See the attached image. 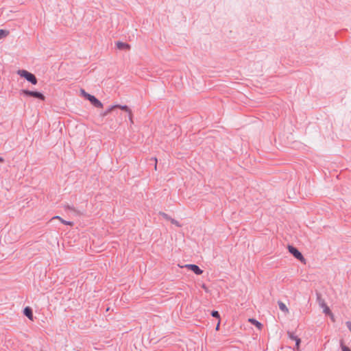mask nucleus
I'll use <instances>...</instances> for the list:
<instances>
[{
    "label": "nucleus",
    "instance_id": "nucleus-13",
    "mask_svg": "<svg viewBox=\"0 0 351 351\" xmlns=\"http://www.w3.org/2000/svg\"><path fill=\"white\" fill-rule=\"evenodd\" d=\"M341 351H351V350L346 346H345L342 341H341L340 343Z\"/></svg>",
    "mask_w": 351,
    "mask_h": 351
},
{
    "label": "nucleus",
    "instance_id": "nucleus-5",
    "mask_svg": "<svg viewBox=\"0 0 351 351\" xmlns=\"http://www.w3.org/2000/svg\"><path fill=\"white\" fill-rule=\"evenodd\" d=\"M185 267L189 269L197 275H200L203 273V270L201 269L199 266L193 264H187Z\"/></svg>",
    "mask_w": 351,
    "mask_h": 351
},
{
    "label": "nucleus",
    "instance_id": "nucleus-25",
    "mask_svg": "<svg viewBox=\"0 0 351 351\" xmlns=\"http://www.w3.org/2000/svg\"><path fill=\"white\" fill-rule=\"evenodd\" d=\"M154 160H155V169H156V167H157V159H156V158H154Z\"/></svg>",
    "mask_w": 351,
    "mask_h": 351
},
{
    "label": "nucleus",
    "instance_id": "nucleus-12",
    "mask_svg": "<svg viewBox=\"0 0 351 351\" xmlns=\"http://www.w3.org/2000/svg\"><path fill=\"white\" fill-rule=\"evenodd\" d=\"M250 322L254 324L258 328H261L262 327V324L254 319H250Z\"/></svg>",
    "mask_w": 351,
    "mask_h": 351
},
{
    "label": "nucleus",
    "instance_id": "nucleus-16",
    "mask_svg": "<svg viewBox=\"0 0 351 351\" xmlns=\"http://www.w3.org/2000/svg\"><path fill=\"white\" fill-rule=\"evenodd\" d=\"M170 221L172 224L176 226L177 227H181V224L178 221L172 218V219H171Z\"/></svg>",
    "mask_w": 351,
    "mask_h": 351
},
{
    "label": "nucleus",
    "instance_id": "nucleus-18",
    "mask_svg": "<svg viewBox=\"0 0 351 351\" xmlns=\"http://www.w3.org/2000/svg\"><path fill=\"white\" fill-rule=\"evenodd\" d=\"M323 306H324V313L326 314L330 313V308L325 304H324Z\"/></svg>",
    "mask_w": 351,
    "mask_h": 351
},
{
    "label": "nucleus",
    "instance_id": "nucleus-19",
    "mask_svg": "<svg viewBox=\"0 0 351 351\" xmlns=\"http://www.w3.org/2000/svg\"><path fill=\"white\" fill-rule=\"evenodd\" d=\"M300 342H301V340H300V338L295 339V348L298 350L299 349V346H300Z\"/></svg>",
    "mask_w": 351,
    "mask_h": 351
},
{
    "label": "nucleus",
    "instance_id": "nucleus-8",
    "mask_svg": "<svg viewBox=\"0 0 351 351\" xmlns=\"http://www.w3.org/2000/svg\"><path fill=\"white\" fill-rule=\"evenodd\" d=\"M23 313L29 319H33V312H32V309L30 307H29V306L25 307L23 310Z\"/></svg>",
    "mask_w": 351,
    "mask_h": 351
},
{
    "label": "nucleus",
    "instance_id": "nucleus-15",
    "mask_svg": "<svg viewBox=\"0 0 351 351\" xmlns=\"http://www.w3.org/2000/svg\"><path fill=\"white\" fill-rule=\"evenodd\" d=\"M160 215H161L164 219L171 221V219H172L169 215H167L165 213H160Z\"/></svg>",
    "mask_w": 351,
    "mask_h": 351
},
{
    "label": "nucleus",
    "instance_id": "nucleus-11",
    "mask_svg": "<svg viewBox=\"0 0 351 351\" xmlns=\"http://www.w3.org/2000/svg\"><path fill=\"white\" fill-rule=\"evenodd\" d=\"M9 34V32L4 29H0V39L6 37Z\"/></svg>",
    "mask_w": 351,
    "mask_h": 351
},
{
    "label": "nucleus",
    "instance_id": "nucleus-3",
    "mask_svg": "<svg viewBox=\"0 0 351 351\" xmlns=\"http://www.w3.org/2000/svg\"><path fill=\"white\" fill-rule=\"evenodd\" d=\"M289 252L298 260L300 261L301 262H304L305 258H304L302 253L295 247L292 245H289L288 247Z\"/></svg>",
    "mask_w": 351,
    "mask_h": 351
},
{
    "label": "nucleus",
    "instance_id": "nucleus-7",
    "mask_svg": "<svg viewBox=\"0 0 351 351\" xmlns=\"http://www.w3.org/2000/svg\"><path fill=\"white\" fill-rule=\"evenodd\" d=\"M116 47L120 50H128L130 48V46L128 43L121 41L116 43Z\"/></svg>",
    "mask_w": 351,
    "mask_h": 351
},
{
    "label": "nucleus",
    "instance_id": "nucleus-22",
    "mask_svg": "<svg viewBox=\"0 0 351 351\" xmlns=\"http://www.w3.org/2000/svg\"><path fill=\"white\" fill-rule=\"evenodd\" d=\"M57 219L58 220L60 221V222L62 223V220H64L62 218H61L60 216H55L52 218V219Z\"/></svg>",
    "mask_w": 351,
    "mask_h": 351
},
{
    "label": "nucleus",
    "instance_id": "nucleus-14",
    "mask_svg": "<svg viewBox=\"0 0 351 351\" xmlns=\"http://www.w3.org/2000/svg\"><path fill=\"white\" fill-rule=\"evenodd\" d=\"M288 334V337L289 339H292V340H294L295 341V339H298L299 337H298L297 336H295L293 332H287Z\"/></svg>",
    "mask_w": 351,
    "mask_h": 351
},
{
    "label": "nucleus",
    "instance_id": "nucleus-21",
    "mask_svg": "<svg viewBox=\"0 0 351 351\" xmlns=\"http://www.w3.org/2000/svg\"><path fill=\"white\" fill-rule=\"evenodd\" d=\"M81 94L86 99V95H90L86 93L84 89H81Z\"/></svg>",
    "mask_w": 351,
    "mask_h": 351
},
{
    "label": "nucleus",
    "instance_id": "nucleus-24",
    "mask_svg": "<svg viewBox=\"0 0 351 351\" xmlns=\"http://www.w3.org/2000/svg\"><path fill=\"white\" fill-rule=\"evenodd\" d=\"M65 208H66V209L73 210V207H71V206H69V205H66V206H65Z\"/></svg>",
    "mask_w": 351,
    "mask_h": 351
},
{
    "label": "nucleus",
    "instance_id": "nucleus-4",
    "mask_svg": "<svg viewBox=\"0 0 351 351\" xmlns=\"http://www.w3.org/2000/svg\"><path fill=\"white\" fill-rule=\"evenodd\" d=\"M86 99L88 100L93 106L96 108H103V104L97 99L94 95H86Z\"/></svg>",
    "mask_w": 351,
    "mask_h": 351
},
{
    "label": "nucleus",
    "instance_id": "nucleus-17",
    "mask_svg": "<svg viewBox=\"0 0 351 351\" xmlns=\"http://www.w3.org/2000/svg\"><path fill=\"white\" fill-rule=\"evenodd\" d=\"M211 315L213 317H215V318H217V319H219L220 317L219 313L217 311H213L211 312Z\"/></svg>",
    "mask_w": 351,
    "mask_h": 351
},
{
    "label": "nucleus",
    "instance_id": "nucleus-26",
    "mask_svg": "<svg viewBox=\"0 0 351 351\" xmlns=\"http://www.w3.org/2000/svg\"><path fill=\"white\" fill-rule=\"evenodd\" d=\"M3 158L0 157V162H3Z\"/></svg>",
    "mask_w": 351,
    "mask_h": 351
},
{
    "label": "nucleus",
    "instance_id": "nucleus-10",
    "mask_svg": "<svg viewBox=\"0 0 351 351\" xmlns=\"http://www.w3.org/2000/svg\"><path fill=\"white\" fill-rule=\"evenodd\" d=\"M114 108H116V106H110L106 111H104L101 115L103 117L107 116L112 110H113Z\"/></svg>",
    "mask_w": 351,
    "mask_h": 351
},
{
    "label": "nucleus",
    "instance_id": "nucleus-23",
    "mask_svg": "<svg viewBox=\"0 0 351 351\" xmlns=\"http://www.w3.org/2000/svg\"><path fill=\"white\" fill-rule=\"evenodd\" d=\"M57 219L58 220L60 221V222L62 223V220H64L62 218H61L60 216H55L52 218V219Z\"/></svg>",
    "mask_w": 351,
    "mask_h": 351
},
{
    "label": "nucleus",
    "instance_id": "nucleus-2",
    "mask_svg": "<svg viewBox=\"0 0 351 351\" xmlns=\"http://www.w3.org/2000/svg\"><path fill=\"white\" fill-rule=\"evenodd\" d=\"M21 94L28 97H33L42 101H44L45 99V97L44 96V95L38 91H33L23 89L21 90Z\"/></svg>",
    "mask_w": 351,
    "mask_h": 351
},
{
    "label": "nucleus",
    "instance_id": "nucleus-20",
    "mask_svg": "<svg viewBox=\"0 0 351 351\" xmlns=\"http://www.w3.org/2000/svg\"><path fill=\"white\" fill-rule=\"evenodd\" d=\"M62 223L64 224V225H69V226H71L73 224V222L71 221H66V220H62Z\"/></svg>",
    "mask_w": 351,
    "mask_h": 351
},
{
    "label": "nucleus",
    "instance_id": "nucleus-6",
    "mask_svg": "<svg viewBox=\"0 0 351 351\" xmlns=\"http://www.w3.org/2000/svg\"><path fill=\"white\" fill-rule=\"evenodd\" d=\"M115 106H116V108H120V109H121V110L128 112V114H129V119H130L131 123H133L132 111H131V110L130 109V108L128 106H126V105H123V106H122V105H115Z\"/></svg>",
    "mask_w": 351,
    "mask_h": 351
},
{
    "label": "nucleus",
    "instance_id": "nucleus-9",
    "mask_svg": "<svg viewBox=\"0 0 351 351\" xmlns=\"http://www.w3.org/2000/svg\"><path fill=\"white\" fill-rule=\"evenodd\" d=\"M278 303L279 308L282 311H283L285 313H288L289 312V309L287 307V306L285 305V304H284L282 302H280V301H279Z\"/></svg>",
    "mask_w": 351,
    "mask_h": 351
},
{
    "label": "nucleus",
    "instance_id": "nucleus-1",
    "mask_svg": "<svg viewBox=\"0 0 351 351\" xmlns=\"http://www.w3.org/2000/svg\"><path fill=\"white\" fill-rule=\"evenodd\" d=\"M17 74L21 77H24L27 81L34 85L36 84L38 82L36 76L26 70H19L17 71Z\"/></svg>",
    "mask_w": 351,
    "mask_h": 351
}]
</instances>
